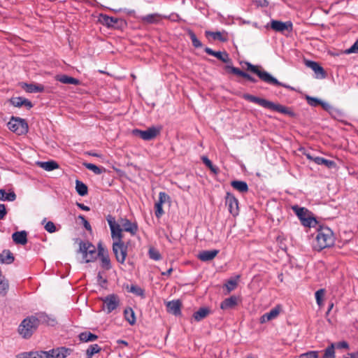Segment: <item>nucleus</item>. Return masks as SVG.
Here are the masks:
<instances>
[{"label": "nucleus", "instance_id": "9b49d317", "mask_svg": "<svg viewBox=\"0 0 358 358\" xmlns=\"http://www.w3.org/2000/svg\"><path fill=\"white\" fill-rule=\"evenodd\" d=\"M225 203L228 207L229 213L234 217H236L239 214L238 200L233 194L227 192L225 196Z\"/></svg>", "mask_w": 358, "mask_h": 358}, {"label": "nucleus", "instance_id": "6ab92c4d", "mask_svg": "<svg viewBox=\"0 0 358 358\" xmlns=\"http://www.w3.org/2000/svg\"><path fill=\"white\" fill-rule=\"evenodd\" d=\"M227 69L230 71L231 73L241 76L245 79H247L248 81L255 83H257V80L253 78L252 76H250L249 73L244 72L241 71L240 69L237 67H234L233 66H227Z\"/></svg>", "mask_w": 358, "mask_h": 358}, {"label": "nucleus", "instance_id": "37998d69", "mask_svg": "<svg viewBox=\"0 0 358 358\" xmlns=\"http://www.w3.org/2000/svg\"><path fill=\"white\" fill-rule=\"evenodd\" d=\"M205 35L208 37L209 36H212L214 40H219L221 42H225L227 41V38L222 36V33L220 31H206Z\"/></svg>", "mask_w": 358, "mask_h": 358}, {"label": "nucleus", "instance_id": "680f3d73", "mask_svg": "<svg viewBox=\"0 0 358 358\" xmlns=\"http://www.w3.org/2000/svg\"><path fill=\"white\" fill-rule=\"evenodd\" d=\"M45 229L49 233H53L56 231V227L52 222L49 221L45 225Z\"/></svg>", "mask_w": 358, "mask_h": 358}, {"label": "nucleus", "instance_id": "09e8293b", "mask_svg": "<svg viewBox=\"0 0 358 358\" xmlns=\"http://www.w3.org/2000/svg\"><path fill=\"white\" fill-rule=\"evenodd\" d=\"M148 255L151 259H153L155 261H158L162 258L161 254L159 253L158 250L155 249V248H150L148 250Z\"/></svg>", "mask_w": 358, "mask_h": 358}, {"label": "nucleus", "instance_id": "de8ad7c7", "mask_svg": "<svg viewBox=\"0 0 358 358\" xmlns=\"http://www.w3.org/2000/svg\"><path fill=\"white\" fill-rule=\"evenodd\" d=\"M324 294H325L324 289H320L317 291H316V292L315 294L316 303L319 307H322L323 306V299H324Z\"/></svg>", "mask_w": 358, "mask_h": 358}, {"label": "nucleus", "instance_id": "f03ea898", "mask_svg": "<svg viewBox=\"0 0 358 358\" xmlns=\"http://www.w3.org/2000/svg\"><path fill=\"white\" fill-rule=\"evenodd\" d=\"M335 236L333 231L327 226L319 225L316 228L315 237L313 242V248L315 251H321L323 249L334 245Z\"/></svg>", "mask_w": 358, "mask_h": 358}, {"label": "nucleus", "instance_id": "412c9836", "mask_svg": "<svg viewBox=\"0 0 358 358\" xmlns=\"http://www.w3.org/2000/svg\"><path fill=\"white\" fill-rule=\"evenodd\" d=\"M181 303L179 300H173L169 301L166 303V308L169 313H171L175 315H179L181 313L180 310Z\"/></svg>", "mask_w": 358, "mask_h": 358}, {"label": "nucleus", "instance_id": "a878e982", "mask_svg": "<svg viewBox=\"0 0 358 358\" xmlns=\"http://www.w3.org/2000/svg\"><path fill=\"white\" fill-rule=\"evenodd\" d=\"M22 87L29 93L42 92L44 91V86L41 84L24 83Z\"/></svg>", "mask_w": 358, "mask_h": 358}, {"label": "nucleus", "instance_id": "4c0bfd02", "mask_svg": "<svg viewBox=\"0 0 358 358\" xmlns=\"http://www.w3.org/2000/svg\"><path fill=\"white\" fill-rule=\"evenodd\" d=\"M300 221L304 227H315L317 224V221L316 219L309 215V214Z\"/></svg>", "mask_w": 358, "mask_h": 358}, {"label": "nucleus", "instance_id": "c85d7f7f", "mask_svg": "<svg viewBox=\"0 0 358 358\" xmlns=\"http://www.w3.org/2000/svg\"><path fill=\"white\" fill-rule=\"evenodd\" d=\"M57 80L64 84H71L74 85H78L80 84L79 80L66 75L57 76Z\"/></svg>", "mask_w": 358, "mask_h": 358}, {"label": "nucleus", "instance_id": "0e129e2a", "mask_svg": "<svg viewBox=\"0 0 358 358\" xmlns=\"http://www.w3.org/2000/svg\"><path fill=\"white\" fill-rule=\"evenodd\" d=\"M346 52L347 53L358 52V40Z\"/></svg>", "mask_w": 358, "mask_h": 358}, {"label": "nucleus", "instance_id": "4be33fe9", "mask_svg": "<svg viewBox=\"0 0 358 358\" xmlns=\"http://www.w3.org/2000/svg\"><path fill=\"white\" fill-rule=\"evenodd\" d=\"M12 238L16 244L24 245L27 243V233L26 231L14 232Z\"/></svg>", "mask_w": 358, "mask_h": 358}, {"label": "nucleus", "instance_id": "7ed1b4c3", "mask_svg": "<svg viewBox=\"0 0 358 358\" xmlns=\"http://www.w3.org/2000/svg\"><path fill=\"white\" fill-rule=\"evenodd\" d=\"M243 98L250 102L257 103L264 108L276 111L282 114L288 115L290 117H294L295 115L294 111L290 108L267 99L259 98L250 94H244L243 95Z\"/></svg>", "mask_w": 358, "mask_h": 358}, {"label": "nucleus", "instance_id": "864d4df0", "mask_svg": "<svg viewBox=\"0 0 358 358\" xmlns=\"http://www.w3.org/2000/svg\"><path fill=\"white\" fill-rule=\"evenodd\" d=\"M237 286V280L236 279H231L227 282L225 287L228 292L234 290Z\"/></svg>", "mask_w": 358, "mask_h": 358}, {"label": "nucleus", "instance_id": "0eeeda50", "mask_svg": "<svg viewBox=\"0 0 358 358\" xmlns=\"http://www.w3.org/2000/svg\"><path fill=\"white\" fill-rule=\"evenodd\" d=\"M8 127L18 135L24 134L28 131L27 123L20 117H12L8 123Z\"/></svg>", "mask_w": 358, "mask_h": 358}, {"label": "nucleus", "instance_id": "9d476101", "mask_svg": "<svg viewBox=\"0 0 358 358\" xmlns=\"http://www.w3.org/2000/svg\"><path fill=\"white\" fill-rule=\"evenodd\" d=\"M132 133L134 135L139 136L144 141H150L154 139L159 134V129L155 127H150L144 131L135 129L133 130Z\"/></svg>", "mask_w": 358, "mask_h": 358}, {"label": "nucleus", "instance_id": "2f4dec72", "mask_svg": "<svg viewBox=\"0 0 358 358\" xmlns=\"http://www.w3.org/2000/svg\"><path fill=\"white\" fill-rule=\"evenodd\" d=\"M209 313V308L203 307L200 308L197 311L194 312L193 317L196 321L199 322L206 317Z\"/></svg>", "mask_w": 358, "mask_h": 358}, {"label": "nucleus", "instance_id": "5fc2aeb1", "mask_svg": "<svg viewBox=\"0 0 358 358\" xmlns=\"http://www.w3.org/2000/svg\"><path fill=\"white\" fill-rule=\"evenodd\" d=\"M31 358H49L46 351H39L36 352H30Z\"/></svg>", "mask_w": 358, "mask_h": 358}, {"label": "nucleus", "instance_id": "603ef678", "mask_svg": "<svg viewBox=\"0 0 358 358\" xmlns=\"http://www.w3.org/2000/svg\"><path fill=\"white\" fill-rule=\"evenodd\" d=\"M329 115L335 118V119H340L343 117V112L335 107H333L331 111H329Z\"/></svg>", "mask_w": 358, "mask_h": 358}, {"label": "nucleus", "instance_id": "49530a36", "mask_svg": "<svg viewBox=\"0 0 358 358\" xmlns=\"http://www.w3.org/2000/svg\"><path fill=\"white\" fill-rule=\"evenodd\" d=\"M335 344L331 343L324 351L323 358H336Z\"/></svg>", "mask_w": 358, "mask_h": 358}, {"label": "nucleus", "instance_id": "dca6fc26", "mask_svg": "<svg viewBox=\"0 0 358 358\" xmlns=\"http://www.w3.org/2000/svg\"><path fill=\"white\" fill-rule=\"evenodd\" d=\"M33 316L38 326L39 325V324H47L48 325L53 326L56 323V320L55 318L50 317L45 313H38Z\"/></svg>", "mask_w": 358, "mask_h": 358}, {"label": "nucleus", "instance_id": "6e6552de", "mask_svg": "<svg viewBox=\"0 0 358 358\" xmlns=\"http://www.w3.org/2000/svg\"><path fill=\"white\" fill-rule=\"evenodd\" d=\"M107 313H110L115 310L120 303V300L117 294H111L101 299Z\"/></svg>", "mask_w": 358, "mask_h": 358}, {"label": "nucleus", "instance_id": "c03bdc74", "mask_svg": "<svg viewBox=\"0 0 358 358\" xmlns=\"http://www.w3.org/2000/svg\"><path fill=\"white\" fill-rule=\"evenodd\" d=\"M84 166H85V168L92 171L96 175H100L105 171L104 168L99 167L96 165L91 163H85Z\"/></svg>", "mask_w": 358, "mask_h": 358}, {"label": "nucleus", "instance_id": "72a5a7b5", "mask_svg": "<svg viewBox=\"0 0 358 358\" xmlns=\"http://www.w3.org/2000/svg\"><path fill=\"white\" fill-rule=\"evenodd\" d=\"M16 199V194L14 192H6L3 189H0V200L13 201Z\"/></svg>", "mask_w": 358, "mask_h": 358}, {"label": "nucleus", "instance_id": "e2e57ef3", "mask_svg": "<svg viewBox=\"0 0 358 358\" xmlns=\"http://www.w3.org/2000/svg\"><path fill=\"white\" fill-rule=\"evenodd\" d=\"M334 344H335V348H336L338 349H346V350L349 349V344L348 342H346L345 341L338 342Z\"/></svg>", "mask_w": 358, "mask_h": 358}, {"label": "nucleus", "instance_id": "a19ab883", "mask_svg": "<svg viewBox=\"0 0 358 358\" xmlns=\"http://www.w3.org/2000/svg\"><path fill=\"white\" fill-rule=\"evenodd\" d=\"M101 17L103 24H105L108 27H114L115 24L119 20L117 18L110 17L107 15H101Z\"/></svg>", "mask_w": 358, "mask_h": 358}, {"label": "nucleus", "instance_id": "338daca9", "mask_svg": "<svg viewBox=\"0 0 358 358\" xmlns=\"http://www.w3.org/2000/svg\"><path fill=\"white\" fill-rule=\"evenodd\" d=\"M7 214L6 206L3 203H0V220H3Z\"/></svg>", "mask_w": 358, "mask_h": 358}, {"label": "nucleus", "instance_id": "f3484780", "mask_svg": "<svg viewBox=\"0 0 358 358\" xmlns=\"http://www.w3.org/2000/svg\"><path fill=\"white\" fill-rule=\"evenodd\" d=\"M204 51L209 55H212L217 58L219 60L224 62L228 63L231 60L229 59V54L227 52H220V51H214L211 48L206 47L204 49Z\"/></svg>", "mask_w": 358, "mask_h": 358}, {"label": "nucleus", "instance_id": "e433bc0d", "mask_svg": "<svg viewBox=\"0 0 358 358\" xmlns=\"http://www.w3.org/2000/svg\"><path fill=\"white\" fill-rule=\"evenodd\" d=\"M76 189L77 193L81 196H85L87 194V186L79 180H76Z\"/></svg>", "mask_w": 358, "mask_h": 358}, {"label": "nucleus", "instance_id": "cd10ccee", "mask_svg": "<svg viewBox=\"0 0 358 358\" xmlns=\"http://www.w3.org/2000/svg\"><path fill=\"white\" fill-rule=\"evenodd\" d=\"M231 185L241 193H246L249 189L247 182L243 180H233Z\"/></svg>", "mask_w": 358, "mask_h": 358}, {"label": "nucleus", "instance_id": "13d9d810", "mask_svg": "<svg viewBox=\"0 0 358 358\" xmlns=\"http://www.w3.org/2000/svg\"><path fill=\"white\" fill-rule=\"evenodd\" d=\"M169 198V197L166 192H161L159 194L158 201L156 202V203H160V205H162Z\"/></svg>", "mask_w": 358, "mask_h": 358}, {"label": "nucleus", "instance_id": "1a4fd4ad", "mask_svg": "<svg viewBox=\"0 0 358 358\" xmlns=\"http://www.w3.org/2000/svg\"><path fill=\"white\" fill-rule=\"evenodd\" d=\"M98 257L100 261V266L103 269L106 271L111 269L112 264L108 252L101 243L98 245Z\"/></svg>", "mask_w": 358, "mask_h": 358}, {"label": "nucleus", "instance_id": "c9c22d12", "mask_svg": "<svg viewBox=\"0 0 358 358\" xmlns=\"http://www.w3.org/2000/svg\"><path fill=\"white\" fill-rule=\"evenodd\" d=\"M127 288L129 292H131L136 296H141L143 299L145 297V290L139 286L131 285L129 288V286H127Z\"/></svg>", "mask_w": 358, "mask_h": 358}, {"label": "nucleus", "instance_id": "b1692460", "mask_svg": "<svg viewBox=\"0 0 358 358\" xmlns=\"http://www.w3.org/2000/svg\"><path fill=\"white\" fill-rule=\"evenodd\" d=\"M218 253V250H203L199 254L198 258L203 262H208L213 259Z\"/></svg>", "mask_w": 358, "mask_h": 358}, {"label": "nucleus", "instance_id": "473e14b6", "mask_svg": "<svg viewBox=\"0 0 358 358\" xmlns=\"http://www.w3.org/2000/svg\"><path fill=\"white\" fill-rule=\"evenodd\" d=\"M78 338L82 342H92L96 341L98 338V336L90 331H84L78 335Z\"/></svg>", "mask_w": 358, "mask_h": 358}, {"label": "nucleus", "instance_id": "393cba45", "mask_svg": "<svg viewBox=\"0 0 358 358\" xmlns=\"http://www.w3.org/2000/svg\"><path fill=\"white\" fill-rule=\"evenodd\" d=\"M15 261L13 254L9 250H3L0 253V263L5 264H10Z\"/></svg>", "mask_w": 358, "mask_h": 358}, {"label": "nucleus", "instance_id": "4468645a", "mask_svg": "<svg viewBox=\"0 0 358 358\" xmlns=\"http://www.w3.org/2000/svg\"><path fill=\"white\" fill-rule=\"evenodd\" d=\"M305 64L306 66L315 72L317 78H324L326 77V73L319 63L311 60H306Z\"/></svg>", "mask_w": 358, "mask_h": 358}, {"label": "nucleus", "instance_id": "423d86ee", "mask_svg": "<svg viewBox=\"0 0 358 358\" xmlns=\"http://www.w3.org/2000/svg\"><path fill=\"white\" fill-rule=\"evenodd\" d=\"M79 252L83 255L86 263L94 262L98 257V250L96 251L95 246L90 242L80 241Z\"/></svg>", "mask_w": 358, "mask_h": 358}, {"label": "nucleus", "instance_id": "a18cd8bd", "mask_svg": "<svg viewBox=\"0 0 358 358\" xmlns=\"http://www.w3.org/2000/svg\"><path fill=\"white\" fill-rule=\"evenodd\" d=\"M187 33L194 48H199L203 46L202 43L197 38L196 34L192 30L189 29Z\"/></svg>", "mask_w": 358, "mask_h": 358}, {"label": "nucleus", "instance_id": "69168bd1", "mask_svg": "<svg viewBox=\"0 0 358 358\" xmlns=\"http://www.w3.org/2000/svg\"><path fill=\"white\" fill-rule=\"evenodd\" d=\"M163 17L170 19L171 20H172L173 22H179L181 20V18L180 17V16L178 14H171L169 16L164 15Z\"/></svg>", "mask_w": 358, "mask_h": 358}, {"label": "nucleus", "instance_id": "f8f14e48", "mask_svg": "<svg viewBox=\"0 0 358 358\" xmlns=\"http://www.w3.org/2000/svg\"><path fill=\"white\" fill-rule=\"evenodd\" d=\"M270 27L275 31L282 33L286 31L291 32L293 29V24L291 21L282 22L272 20L271 21Z\"/></svg>", "mask_w": 358, "mask_h": 358}, {"label": "nucleus", "instance_id": "7c9ffc66", "mask_svg": "<svg viewBox=\"0 0 358 358\" xmlns=\"http://www.w3.org/2000/svg\"><path fill=\"white\" fill-rule=\"evenodd\" d=\"M161 17L158 13H152L143 16L141 20L148 24H157L160 21Z\"/></svg>", "mask_w": 358, "mask_h": 358}, {"label": "nucleus", "instance_id": "774afa93", "mask_svg": "<svg viewBox=\"0 0 358 358\" xmlns=\"http://www.w3.org/2000/svg\"><path fill=\"white\" fill-rule=\"evenodd\" d=\"M320 106L322 107V108L324 110H326L329 113V111H331V109L334 107L333 106L330 105L329 103L324 102V101H322V103H320Z\"/></svg>", "mask_w": 358, "mask_h": 358}, {"label": "nucleus", "instance_id": "5701e85b", "mask_svg": "<svg viewBox=\"0 0 358 358\" xmlns=\"http://www.w3.org/2000/svg\"><path fill=\"white\" fill-rule=\"evenodd\" d=\"M238 303V297L233 295L225 299L220 304V308L222 310H229L234 308Z\"/></svg>", "mask_w": 358, "mask_h": 358}, {"label": "nucleus", "instance_id": "39448f33", "mask_svg": "<svg viewBox=\"0 0 358 358\" xmlns=\"http://www.w3.org/2000/svg\"><path fill=\"white\" fill-rule=\"evenodd\" d=\"M38 325L34 316L24 318L18 327L19 334L25 339L29 338L37 329Z\"/></svg>", "mask_w": 358, "mask_h": 358}, {"label": "nucleus", "instance_id": "58836bf2", "mask_svg": "<svg viewBox=\"0 0 358 358\" xmlns=\"http://www.w3.org/2000/svg\"><path fill=\"white\" fill-rule=\"evenodd\" d=\"M292 210L300 220L309 214V211L306 208L299 207L297 205L292 206Z\"/></svg>", "mask_w": 358, "mask_h": 358}, {"label": "nucleus", "instance_id": "bb28decb", "mask_svg": "<svg viewBox=\"0 0 358 358\" xmlns=\"http://www.w3.org/2000/svg\"><path fill=\"white\" fill-rule=\"evenodd\" d=\"M72 352L73 350L71 348L59 347L55 348V351H52V352H55V358H66L67 356L70 355Z\"/></svg>", "mask_w": 358, "mask_h": 358}, {"label": "nucleus", "instance_id": "ddd939ff", "mask_svg": "<svg viewBox=\"0 0 358 358\" xmlns=\"http://www.w3.org/2000/svg\"><path fill=\"white\" fill-rule=\"evenodd\" d=\"M116 222L120 224L122 231L129 232L131 236L136 235L138 232V227L136 222H131L127 218H120L119 222L116 221Z\"/></svg>", "mask_w": 358, "mask_h": 358}, {"label": "nucleus", "instance_id": "c756f323", "mask_svg": "<svg viewBox=\"0 0 358 358\" xmlns=\"http://www.w3.org/2000/svg\"><path fill=\"white\" fill-rule=\"evenodd\" d=\"M124 319L129 322V324L134 325L136 323V319L134 310L130 308H126L124 310Z\"/></svg>", "mask_w": 358, "mask_h": 358}, {"label": "nucleus", "instance_id": "79ce46f5", "mask_svg": "<svg viewBox=\"0 0 358 358\" xmlns=\"http://www.w3.org/2000/svg\"><path fill=\"white\" fill-rule=\"evenodd\" d=\"M9 289L8 280L6 278H0V295L6 296Z\"/></svg>", "mask_w": 358, "mask_h": 358}, {"label": "nucleus", "instance_id": "2eb2a0df", "mask_svg": "<svg viewBox=\"0 0 358 358\" xmlns=\"http://www.w3.org/2000/svg\"><path fill=\"white\" fill-rule=\"evenodd\" d=\"M281 310V306L280 305H277L273 308H272L269 312L264 313L260 317V323H266L268 321H271L275 318H276Z\"/></svg>", "mask_w": 358, "mask_h": 358}, {"label": "nucleus", "instance_id": "052dcab7", "mask_svg": "<svg viewBox=\"0 0 358 358\" xmlns=\"http://www.w3.org/2000/svg\"><path fill=\"white\" fill-rule=\"evenodd\" d=\"M78 219L82 221V223L84 226V227L87 230V231H92V227H91V225L90 224V222L85 218V217L82 215H80L78 216Z\"/></svg>", "mask_w": 358, "mask_h": 358}, {"label": "nucleus", "instance_id": "f257e3e1", "mask_svg": "<svg viewBox=\"0 0 358 358\" xmlns=\"http://www.w3.org/2000/svg\"><path fill=\"white\" fill-rule=\"evenodd\" d=\"M106 220L110 229L111 238L113 240V252L117 262L121 264H124L127 257L128 245L123 241V234L120 224L116 222L115 217L108 215Z\"/></svg>", "mask_w": 358, "mask_h": 358}, {"label": "nucleus", "instance_id": "bf43d9fd", "mask_svg": "<svg viewBox=\"0 0 358 358\" xmlns=\"http://www.w3.org/2000/svg\"><path fill=\"white\" fill-rule=\"evenodd\" d=\"M155 216L158 218L161 217L162 216V215L164 214V210L162 209V205H160V203H155Z\"/></svg>", "mask_w": 358, "mask_h": 358}, {"label": "nucleus", "instance_id": "a211bd4d", "mask_svg": "<svg viewBox=\"0 0 358 358\" xmlns=\"http://www.w3.org/2000/svg\"><path fill=\"white\" fill-rule=\"evenodd\" d=\"M10 102L13 106L18 108L24 106L29 109L33 107L32 103L29 99L22 96L13 97L10 99Z\"/></svg>", "mask_w": 358, "mask_h": 358}, {"label": "nucleus", "instance_id": "f704fd0d", "mask_svg": "<svg viewBox=\"0 0 358 358\" xmlns=\"http://www.w3.org/2000/svg\"><path fill=\"white\" fill-rule=\"evenodd\" d=\"M40 167L47 171H53L59 167L58 164L55 161L41 162H38Z\"/></svg>", "mask_w": 358, "mask_h": 358}, {"label": "nucleus", "instance_id": "20e7f679", "mask_svg": "<svg viewBox=\"0 0 358 358\" xmlns=\"http://www.w3.org/2000/svg\"><path fill=\"white\" fill-rule=\"evenodd\" d=\"M245 64L247 66V70L256 74L262 81L271 85L282 86L287 89L293 90V87L291 86L278 81L271 73L263 70L261 66L254 65L248 62H245Z\"/></svg>", "mask_w": 358, "mask_h": 358}, {"label": "nucleus", "instance_id": "8fccbe9b", "mask_svg": "<svg viewBox=\"0 0 358 358\" xmlns=\"http://www.w3.org/2000/svg\"><path fill=\"white\" fill-rule=\"evenodd\" d=\"M202 161L205 165L210 169L212 172L214 173H217L218 172V168L213 165L212 162L207 157H203Z\"/></svg>", "mask_w": 358, "mask_h": 358}, {"label": "nucleus", "instance_id": "aec40b11", "mask_svg": "<svg viewBox=\"0 0 358 358\" xmlns=\"http://www.w3.org/2000/svg\"><path fill=\"white\" fill-rule=\"evenodd\" d=\"M307 157L312 159L317 164L324 165L329 169L335 168L336 166L334 161L329 160L321 157H312L310 155H307Z\"/></svg>", "mask_w": 358, "mask_h": 358}, {"label": "nucleus", "instance_id": "3c124183", "mask_svg": "<svg viewBox=\"0 0 358 358\" xmlns=\"http://www.w3.org/2000/svg\"><path fill=\"white\" fill-rule=\"evenodd\" d=\"M306 99L307 101V103L310 106L316 107L318 105H320V103H322V100L319 99L318 98L313 97L308 95L306 96Z\"/></svg>", "mask_w": 358, "mask_h": 358}, {"label": "nucleus", "instance_id": "4d7b16f0", "mask_svg": "<svg viewBox=\"0 0 358 358\" xmlns=\"http://www.w3.org/2000/svg\"><path fill=\"white\" fill-rule=\"evenodd\" d=\"M169 198V197L166 192H161L159 194L158 201L156 202V203H160V205H162Z\"/></svg>", "mask_w": 358, "mask_h": 358}, {"label": "nucleus", "instance_id": "6e6d98bb", "mask_svg": "<svg viewBox=\"0 0 358 358\" xmlns=\"http://www.w3.org/2000/svg\"><path fill=\"white\" fill-rule=\"evenodd\" d=\"M300 358H318V352L317 351H310L301 354Z\"/></svg>", "mask_w": 358, "mask_h": 358}, {"label": "nucleus", "instance_id": "ea45409f", "mask_svg": "<svg viewBox=\"0 0 358 358\" xmlns=\"http://www.w3.org/2000/svg\"><path fill=\"white\" fill-rule=\"evenodd\" d=\"M101 348L98 344L90 345L86 350L87 358H92L95 354L99 353Z\"/></svg>", "mask_w": 358, "mask_h": 358}]
</instances>
